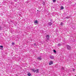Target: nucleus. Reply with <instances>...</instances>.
<instances>
[{
	"mask_svg": "<svg viewBox=\"0 0 76 76\" xmlns=\"http://www.w3.org/2000/svg\"><path fill=\"white\" fill-rule=\"evenodd\" d=\"M66 48L68 50H71L72 49V48H71V46L69 45H66Z\"/></svg>",
	"mask_w": 76,
	"mask_h": 76,
	"instance_id": "1",
	"label": "nucleus"
},
{
	"mask_svg": "<svg viewBox=\"0 0 76 76\" xmlns=\"http://www.w3.org/2000/svg\"><path fill=\"white\" fill-rule=\"evenodd\" d=\"M53 64V61H50L49 64V65H51V64Z\"/></svg>",
	"mask_w": 76,
	"mask_h": 76,
	"instance_id": "2",
	"label": "nucleus"
},
{
	"mask_svg": "<svg viewBox=\"0 0 76 76\" xmlns=\"http://www.w3.org/2000/svg\"><path fill=\"white\" fill-rule=\"evenodd\" d=\"M37 59H38V60H39V61H41L42 60L41 57L40 56H38V58H37Z\"/></svg>",
	"mask_w": 76,
	"mask_h": 76,
	"instance_id": "3",
	"label": "nucleus"
},
{
	"mask_svg": "<svg viewBox=\"0 0 76 76\" xmlns=\"http://www.w3.org/2000/svg\"><path fill=\"white\" fill-rule=\"evenodd\" d=\"M48 25H49V26H51V25H53V23H52L51 22L48 23Z\"/></svg>",
	"mask_w": 76,
	"mask_h": 76,
	"instance_id": "4",
	"label": "nucleus"
},
{
	"mask_svg": "<svg viewBox=\"0 0 76 76\" xmlns=\"http://www.w3.org/2000/svg\"><path fill=\"white\" fill-rule=\"evenodd\" d=\"M39 69H37V70H36V73H39Z\"/></svg>",
	"mask_w": 76,
	"mask_h": 76,
	"instance_id": "5",
	"label": "nucleus"
},
{
	"mask_svg": "<svg viewBox=\"0 0 76 76\" xmlns=\"http://www.w3.org/2000/svg\"><path fill=\"white\" fill-rule=\"evenodd\" d=\"M50 58L51 59H54V56H50Z\"/></svg>",
	"mask_w": 76,
	"mask_h": 76,
	"instance_id": "6",
	"label": "nucleus"
},
{
	"mask_svg": "<svg viewBox=\"0 0 76 76\" xmlns=\"http://www.w3.org/2000/svg\"><path fill=\"white\" fill-rule=\"evenodd\" d=\"M3 46H0V50H3Z\"/></svg>",
	"mask_w": 76,
	"mask_h": 76,
	"instance_id": "7",
	"label": "nucleus"
},
{
	"mask_svg": "<svg viewBox=\"0 0 76 76\" xmlns=\"http://www.w3.org/2000/svg\"><path fill=\"white\" fill-rule=\"evenodd\" d=\"M31 70H32V71H33V72H34V73H35L36 72V70L33 69H31Z\"/></svg>",
	"mask_w": 76,
	"mask_h": 76,
	"instance_id": "8",
	"label": "nucleus"
},
{
	"mask_svg": "<svg viewBox=\"0 0 76 76\" xmlns=\"http://www.w3.org/2000/svg\"><path fill=\"white\" fill-rule=\"evenodd\" d=\"M50 37V36H49V35H47L46 36V37L48 39H49V37Z\"/></svg>",
	"mask_w": 76,
	"mask_h": 76,
	"instance_id": "9",
	"label": "nucleus"
},
{
	"mask_svg": "<svg viewBox=\"0 0 76 76\" xmlns=\"http://www.w3.org/2000/svg\"><path fill=\"white\" fill-rule=\"evenodd\" d=\"M34 23H37H37H38V21H37V20H36L34 21Z\"/></svg>",
	"mask_w": 76,
	"mask_h": 76,
	"instance_id": "10",
	"label": "nucleus"
},
{
	"mask_svg": "<svg viewBox=\"0 0 76 76\" xmlns=\"http://www.w3.org/2000/svg\"><path fill=\"white\" fill-rule=\"evenodd\" d=\"M58 46L59 47H60L61 46V44L60 43H59L58 44Z\"/></svg>",
	"mask_w": 76,
	"mask_h": 76,
	"instance_id": "11",
	"label": "nucleus"
},
{
	"mask_svg": "<svg viewBox=\"0 0 76 76\" xmlns=\"http://www.w3.org/2000/svg\"><path fill=\"white\" fill-rule=\"evenodd\" d=\"M31 73H28V76H31Z\"/></svg>",
	"mask_w": 76,
	"mask_h": 76,
	"instance_id": "12",
	"label": "nucleus"
},
{
	"mask_svg": "<svg viewBox=\"0 0 76 76\" xmlns=\"http://www.w3.org/2000/svg\"><path fill=\"white\" fill-rule=\"evenodd\" d=\"M61 25V26H63V23L61 22V24H60Z\"/></svg>",
	"mask_w": 76,
	"mask_h": 76,
	"instance_id": "13",
	"label": "nucleus"
},
{
	"mask_svg": "<svg viewBox=\"0 0 76 76\" xmlns=\"http://www.w3.org/2000/svg\"><path fill=\"white\" fill-rule=\"evenodd\" d=\"M2 27H1V26H0V30L1 31V30H2Z\"/></svg>",
	"mask_w": 76,
	"mask_h": 76,
	"instance_id": "14",
	"label": "nucleus"
},
{
	"mask_svg": "<svg viewBox=\"0 0 76 76\" xmlns=\"http://www.w3.org/2000/svg\"><path fill=\"white\" fill-rule=\"evenodd\" d=\"M70 18V17H66V19H69V18Z\"/></svg>",
	"mask_w": 76,
	"mask_h": 76,
	"instance_id": "15",
	"label": "nucleus"
},
{
	"mask_svg": "<svg viewBox=\"0 0 76 76\" xmlns=\"http://www.w3.org/2000/svg\"><path fill=\"white\" fill-rule=\"evenodd\" d=\"M64 9V7H63V6H62L61 7V9Z\"/></svg>",
	"mask_w": 76,
	"mask_h": 76,
	"instance_id": "16",
	"label": "nucleus"
},
{
	"mask_svg": "<svg viewBox=\"0 0 76 76\" xmlns=\"http://www.w3.org/2000/svg\"><path fill=\"white\" fill-rule=\"evenodd\" d=\"M56 1V0H53V3H55Z\"/></svg>",
	"mask_w": 76,
	"mask_h": 76,
	"instance_id": "17",
	"label": "nucleus"
},
{
	"mask_svg": "<svg viewBox=\"0 0 76 76\" xmlns=\"http://www.w3.org/2000/svg\"><path fill=\"white\" fill-rule=\"evenodd\" d=\"M53 51L55 53H56V51L55 50H54Z\"/></svg>",
	"mask_w": 76,
	"mask_h": 76,
	"instance_id": "18",
	"label": "nucleus"
},
{
	"mask_svg": "<svg viewBox=\"0 0 76 76\" xmlns=\"http://www.w3.org/2000/svg\"><path fill=\"white\" fill-rule=\"evenodd\" d=\"M15 44V43L14 42L12 43V45H14Z\"/></svg>",
	"mask_w": 76,
	"mask_h": 76,
	"instance_id": "19",
	"label": "nucleus"
},
{
	"mask_svg": "<svg viewBox=\"0 0 76 76\" xmlns=\"http://www.w3.org/2000/svg\"><path fill=\"white\" fill-rule=\"evenodd\" d=\"M62 70H64V68L63 67H62Z\"/></svg>",
	"mask_w": 76,
	"mask_h": 76,
	"instance_id": "20",
	"label": "nucleus"
},
{
	"mask_svg": "<svg viewBox=\"0 0 76 76\" xmlns=\"http://www.w3.org/2000/svg\"><path fill=\"white\" fill-rule=\"evenodd\" d=\"M34 45L35 46H36V43H34Z\"/></svg>",
	"mask_w": 76,
	"mask_h": 76,
	"instance_id": "21",
	"label": "nucleus"
},
{
	"mask_svg": "<svg viewBox=\"0 0 76 76\" xmlns=\"http://www.w3.org/2000/svg\"><path fill=\"white\" fill-rule=\"evenodd\" d=\"M37 12H38V11H39L38 10H37Z\"/></svg>",
	"mask_w": 76,
	"mask_h": 76,
	"instance_id": "22",
	"label": "nucleus"
},
{
	"mask_svg": "<svg viewBox=\"0 0 76 76\" xmlns=\"http://www.w3.org/2000/svg\"><path fill=\"white\" fill-rule=\"evenodd\" d=\"M75 76H76V75H75Z\"/></svg>",
	"mask_w": 76,
	"mask_h": 76,
	"instance_id": "23",
	"label": "nucleus"
}]
</instances>
